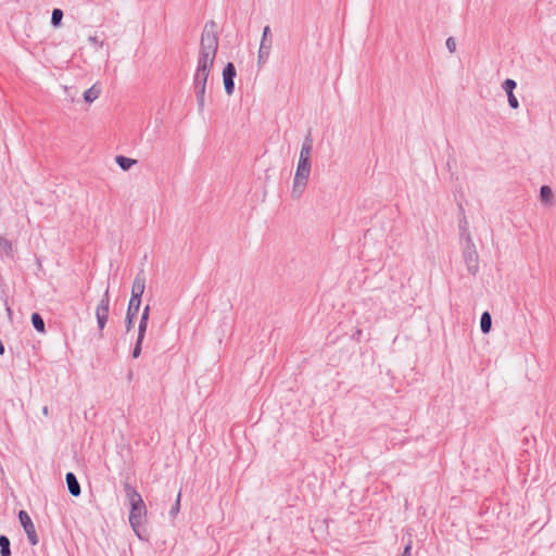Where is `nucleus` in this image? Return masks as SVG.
Segmentation results:
<instances>
[{"label":"nucleus","instance_id":"nucleus-1","mask_svg":"<svg viewBox=\"0 0 556 556\" xmlns=\"http://www.w3.org/2000/svg\"><path fill=\"white\" fill-rule=\"evenodd\" d=\"M216 24L210 21L205 24L201 36L198 66L193 77V87L199 111H203L207 78L218 49V36L214 30Z\"/></svg>","mask_w":556,"mask_h":556},{"label":"nucleus","instance_id":"nucleus-2","mask_svg":"<svg viewBox=\"0 0 556 556\" xmlns=\"http://www.w3.org/2000/svg\"><path fill=\"white\" fill-rule=\"evenodd\" d=\"M312 150H313V137L309 131L304 138V141L301 147L300 155H299L298 166H296L295 175L293 178V186H292V191H291V195L293 199H300L306 188V185H307V181H308V178L311 175Z\"/></svg>","mask_w":556,"mask_h":556},{"label":"nucleus","instance_id":"nucleus-3","mask_svg":"<svg viewBox=\"0 0 556 556\" xmlns=\"http://www.w3.org/2000/svg\"><path fill=\"white\" fill-rule=\"evenodd\" d=\"M124 490L126 498L130 505L129 511V523L136 533V535L143 540L140 527L143 525L144 517L147 514V508L141 495L137 492V490L126 480L124 482Z\"/></svg>","mask_w":556,"mask_h":556},{"label":"nucleus","instance_id":"nucleus-4","mask_svg":"<svg viewBox=\"0 0 556 556\" xmlns=\"http://www.w3.org/2000/svg\"><path fill=\"white\" fill-rule=\"evenodd\" d=\"M463 245V258L466 264L467 270L471 275H476L479 271V255L476 250L473 241L462 242Z\"/></svg>","mask_w":556,"mask_h":556},{"label":"nucleus","instance_id":"nucleus-5","mask_svg":"<svg viewBox=\"0 0 556 556\" xmlns=\"http://www.w3.org/2000/svg\"><path fill=\"white\" fill-rule=\"evenodd\" d=\"M273 39H271V30L268 25L263 28L262 39L258 48L257 54V66L262 67L269 59L270 50H271Z\"/></svg>","mask_w":556,"mask_h":556},{"label":"nucleus","instance_id":"nucleus-6","mask_svg":"<svg viewBox=\"0 0 556 556\" xmlns=\"http://www.w3.org/2000/svg\"><path fill=\"white\" fill-rule=\"evenodd\" d=\"M17 517H18V521H20L21 526L23 527V529L27 535V539H28L30 545H33V546L37 545L39 542V538L36 532L35 525H34L30 516L28 515V513L26 510H20Z\"/></svg>","mask_w":556,"mask_h":556},{"label":"nucleus","instance_id":"nucleus-7","mask_svg":"<svg viewBox=\"0 0 556 556\" xmlns=\"http://www.w3.org/2000/svg\"><path fill=\"white\" fill-rule=\"evenodd\" d=\"M109 305H110V294H109V288L105 290L104 294L102 295L97 309H96V317H97V324L100 332L103 331L108 318H109Z\"/></svg>","mask_w":556,"mask_h":556},{"label":"nucleus","instance_id":"nucleus-8","mask_svg":"<svg viewBox=\"0 0 556 556\" xmlns=\"http://www.w3.org/2000/svg\"><path fill=\"white\" fill-rule=\"evenodd\" d=\"M146 289V275L143 269H141L135 277L131 287V296L138 298L141 300L142 294Z\"/></svg>","mask_w":556,"mask_h":556},{"label":"nucleus","instance_id":"nucleus-9","mask_svg":"<svg viewBox=\"0 0 556 556\" xmlns=\"http://www.w3.org/2000/svg\"><path fill=\"white\" fill-rule=\"evenodd\" d=\"M458 207H459V213L462 215V217L459 218V224H458L460 242L472 241L471 235L469 232V224L465 216L464 207L462 204H459Z\"/></svg>","mask_w":556,"mask_h":556},{"label":"nucleus","instance_id":"nucleus-10","mask_svg":"<svg viewBox=\"0 0 556 556\" xmlns=\"http://www.w3.org/2000/svg\"><path fill=\"white\" fill-rule=\"evenodd\" d=\"M65 481H66L70 494L75 497L79 496L81 493V489H80V484H79L75 473L72 471H68L65 475Z\"/></svg>","mask_w":556,"mask_h":556},{"label":"nucleus","instance_id":"nucleus-11","mask_svg":"<svg viewBox=\"0 0 556 556\" xmlns=\"http://www.w3.org/2000/svg\"><path fill=\"white\" fill-rule=\"evenodd\" d=\"M100 94H101V87L99 86L98 83H96L84 92L83 97L87 103H92L94 100H97L100 97Z\"/></svg>","mask_w":556,"mask_h":556},{"label":"nucleus","instance_id":"nucleus-12","mask_svg":"<svg viewBox=\"0 0 556 556\" xmlns=\"http://www.w3.org/2000/svg\"><path fill=\"white\" fill-rule=\"evenodd\" d=\"M115 162L122 170L126 172L129 170L137 163V160L125 155H116Z\"/></svg>","mask_w":556,"mask_h":556},{"label":"nucleus","instance_id":"nucleus-13","mask_svg":"<svg viewBox=\"0 0 556 556\" xmlns=\"http://www.w3.org/2000/svg\"><path fill=\"white\" fill-rule=\"evenodd\" d=\"M491 328H492V316L488 311H485L481 314V317H480L481 332L486 334L491 331Z\"/></svg>","mask_w":556,"mask_h":556},{"label":"nucleus","instance_id":"nucleus-14","mask_svg":"<svg viewBox=\"0 0 556 556\" xmlns=\"http://www.w3.org/2000/svg\"><path fill=\"white\" fill-rule=\"evenodd\" d=\"M30 320H31L33 327L35 328L36 331H38L40 333L46 332L45 320L38 312H34L31 314Z\"/></svg>","mask_w":556,"mask_h":556},{"label":"nucleus","instance_id":"nucleus-15","mask_svg":"<svg viewBox=\"0 0 556 556\" xmlns=\"http://www.w3.org/2000/svg\"><path fill=\"white\" fill-rule=\"evenodd\" d=\"M140 305H141L140 299L130 296L128 307H127V314H129V318L137 316V314L139 313V309H140Z\"/></svg>","mask_w":556,"mask_h":556},{"label":"nucleus","instance_id":"nucleus-16","mask_svg":"<svg viewBox=\"0 0 556 556\" xmlns=\"http://www.w3.org/2000/svg\"><path fill=\"white\" fill-rule=\"evenodd\" d=\"M149 316H150V306L147 305L143 308L141 317H140L139 327H138V332L139 333L146 334V331H147V328H148Z\"/></svg>","mask_w":556,"mask_h":556},{"label":"nucleus","instance_id":"nucleus-17","mask_svg":"<svg viewBox=\"0 0 556 556\" xmlns=\"http://www.w3.org/2000/svg\"><path fill=\"white\" fill-rule=\"evenodd\" d=\"M0 556H11V542L5 534H0Z\"/></svg>","mask_w":556,"mask_h":556},{"label":"nucleus","instance_id":"nucleus-18","mask_svg":"<svg viewBox=\"0 0 556 556\" xmlns=\"http://www.w3.org/2000/svg\"><path fill=\"white\" fill-rule=\"evenodd\" d=\"M236 76L237 71L235 64L228 62L223 68V80H235Z\"/></svg>","mask_w":556,"mask_h":556},{"label":"nucleus","instance_id":"nucleus-19","mask_svg":"<svg viewBox=\"0 0 556 556\" xmlns=\"http://www.w3.org/2000/svg\"><path fill=\"white\" fill-rule=\"evenodd\" d=\"M540 199L543 203L547 204L553 199V191L551 187L544 185L540 188Z\"/></svg>","mask_w":556,"mask_h":556},{"label":"nucleus","instance_id":"nucleus-20","mask_svg":"<svg viewBox=\"0 0 556 556\" xmlns=\"http://www.w3.org/2000/svg\"><path fill=\"white\" fill-rule=\"evenodd\" d=\"M144 336L146 334L138 332L137 340H136V343H135V346H134V350H132V353H131L134 358H138L140 356V354H141L142 342H143Z\"/></svg>","mask_w":556,"mask_h":556},{"label":"nucleus","instance_id":"nucleus-21","mask_svg":"<svg viewBox=\"0 0 556 556\" xmlns=\"http://www.w3.org/2000/svg\"><path fill=\"white\" fill-rule=\"evenodd\" d=\"M64 14L61 9H53L52 15H51V25L53 27H59L62 24V18Z\"/></svg>","mask_w":556,"mask_h":556},{"label":"nucleus","instance_id":"nucleus-22","mask_svg":"<svg viewBox=\"0 0 556 556\" xmlns=\"http://www.w3.org/2000/svg\"><path fill=\"white\" fill-rule=\"evenodd\" d=\"M12 242L3 237H0V253H4L5 255H12Z\"/></svg>","mask_w":556,"mask_h":556},{"label":"nucleus","instance_id":"nucleus-23","mask_svg":"<svg viewBox=\"0 0 556 556\" xmlns=\"http://www.w3.org/2000/svg\"><path fill=\"white\" fill-rule=\"evenodd\" d=\"M516 87H517V83L511 78H506L502 84V88L506 92V94L514 93V90L516 89Z\"/></svg>","mask_w":556,"mask_h":556},{"label":"nucleus","instance_id":"nucleus-24","mask_svg":"<svg viewBox=\"0 0 556 556\" xmlns=\"http://www.w3.org/2000/svg\"><path fill=\"white\" fill-rule=\"evenodd\" d=\"M508 104L511 109L516 110L519 108V101L515 93H508L507 94Z\"/></svg>","mask_w":556,"mask_h":556},{"label":"nucleus","instance_id":"nucleus-25","mask_svg":"<svg viewBox=\"0 0 556 556\" xmlns=\"http://www.w3.org/2000/svg\"><path fill=\"white\" fill-rule=\"evenodd\" d=\"M223 81H224L225 92L227 93V96H231L235 91V80H223Z\"/></svg>","mask_w":556,"mask_h":556},{"label":"nucleus","instance_id":"nucleus-26","mask_svg":"<svg viewBox=\"0 0 556 556\" xmlns=\"http://www.w3.org/2000/svg\"><path fill=\"white\" fill-rule=\"evenodd\" d=\"M413 540L409 536L400 556H412Z\"/></svg>","mask_w":556,"mask_h":556},{"label":"nucleus","instance_id":"nucleus-27","mask_svg":"<svg viewBox=\"0 0 556 556\" xmlns=\"http://www.w3.org/2000/svg\"><path fill=\"white\" fill-rule=\"evenodd\" d=\"M445 45H446V48H447L448 52L454 53L456 51V42H455V39L453 37H448L446 39Z\"/></svg>","mask_w":556,"mask_h":556},{"label":"nucleus","instance_id":"nucleus-28","mask_svg":"<svg viewBox=\"0 0 556 556\" xmlns=\"http://www.w3.org/2000/svg\"><path fill=\"white\" fill-rule=\"evenodd\" d=\"M136 317H130L129 318V314L126 313V320L125 321H126V329H127V331H129L131 329V327L134 326V319Z\"/></svg>","mask_w":556,"mask_h":556},{"label":"nucleus","instance_id":"nucleus-29","mask_svg":"<svg viewBox=\"0 0 556 556\" xmlns=\"http://www.w3.org/2000/svg\"><path fill=\"white\" fill-rule=\"evenodd\" d=\"M180 509V493L176 495V514H178Z\"/></svg>","mask_w":556,"mask_h":556},{"label":"nucleus","instance_id":"nucleus-30","mask_svg":"<svg viewBox=\"0 0 556 556\" xmlns=\"http://www.w3.org/2000/svg\"><path fill=\"white\" fill-rule=\"evenodd\" d=\"M4 352H5V348H4L2 340L0 339V355H3Z\"/></svg>","mask_w":556,"mask_h":556},{"label":"nucleus","instance_id":"nucleus-31","mask_svg":"<svg viewBox=\"0 0 556 556\" xmlns=\"http://www.w3.org/2000/svg\"><path fill=\"white\" fill-rule=\"evenodd\" d=\"M168 516H169L170 518H174V505H172V506L169 507V509H168Z\"/></svg>","mask_w":556,"mask_h":556},{"label":"nucleus","instance_id":"nucleus-32","mask_svg":"<svg viewBox=\"0 0 556 556\" xmlns=\"http://www.w3.org/2000/svg\"><path fill=\"white\" fill-rule=\"evenodd\" d=\"M42 414H43L45 416H48V415H49V407H48V406H43V407H42Z\"/></svg>","mask_w":556,"mask_h":556},{"label":"nucleus","instance_id":"nucleus-33","mask_svg":"<svg viewBox=\"0 0 556 556\" xmlns=\"http://www.w3.org/2000/svg\"><path fill=\"white\" fill-rule=\"evenodd\" d=\"M127 379H128V380H131V379H132V371H131V370L128 372V375H127Z\"/></svg>","mask_w":556,"mask_h":556},{"label":"nucleus","instance_id":"nucleus-34","mask_svg":"<svg viewBox=\"0 0 556 556\" xmlns=\"http://www.w3.org/2000/svg\"><path fill=\"white\" fill-rule=\"evenodd\" d=\"M7 313L9 314V316H11V314H12V311L9 306L7 307Z\"/></svg>","mask_w":556,"mask_h":556},{"label":"nucleus","instance_id":"nucleus-35","mask_svg":"<svg viewBox=\"0 0 556 556\" xmlns=\"http://www.w3.org/2000/svg\"><path fill=\"white\" fill-rule=\"evenodd\" d=\"M90 40H91L92 42H97V38H96V37H90Z\"/></svg>","mask_w":556,"mask_h":556},{"label":"nucleus","instance_id":"nucleus-36","mask_svg":"<svg viewBox=\"0 0 556 556\" xmlns=\"http://www.w3.org/2000/svg\"><path fill=\"white\" fill-rule=\"evenodd\" d=\"M362 334V330L356 331V337H359Z\"/></svg>","mask_w":556,"mask_h":556}]
</instances>
